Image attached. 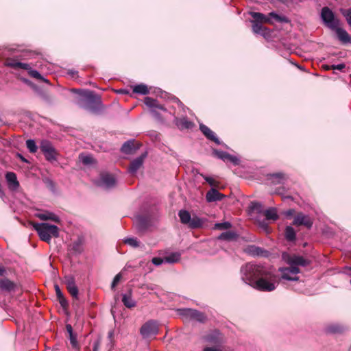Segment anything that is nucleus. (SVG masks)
Segmentation results:
<instances>
[{
	"label": "nucleus",
	"instance_id": "nucleus-1",
	"mask_svg": "<svg viewBox=\"0 0 351 351\" xmlns=\"http://www.w3.org/2000/svg\"><path fill=\"white\" fill-rule=\"evenodd\" d=\"M282 258L285 263L289 265L288 267L279 268L282 278L289 281L298 280V274L300 272V269L298 267L304 266L306 263V260L301 256L291 254L288 252H283Z\"/></svg>",
	"mask_w": 351,
	"mask_h": 351
},
{
	"label": "nucleus",
	"instance_id": "nucleus-2",
	"mask_svg": "<svg viewBox=\"0 0 351 351\" xmlns=\"http://www.w3.org/2000/svg\"><path fill=\"white\" fill-rule=\"evenodd\" d=\"M72 91L79 94L80 98L77 103L82 108L92 112L99 110L101 104V98L93 91L77 89H72Z\"/></svg>",
	"mask_w": 351,
	"mask_h": 351
},
{
	"label": "nucleus",
	"instance_id": "nucleus-3",
	"mask_svg": "<svg viewBox=\"0 0 351 351\" xmlns=\"http://www.w3.org/2000/svg\"><path fill=\"white\" fill-rule=\"evenodd\" d=\"M267 268L261 265L247 263L241 268L242 280L251 287L262 276L267 274Z\"/></svg>",
	"mask_w": 351,
	"mask_h": 351
},
{
	"label": "nucleus",
	"instance_id": "nucleus-4",
	"mask_svg": "<svg viewBox=\"0 0 351 351\" xmlns=\"http://www.w3.org/2000/svg\"><path fill=\"white\" fill-rule=\"evenodd\" d=\"M263 205L258 202H252L249 205V215L255 221L258 228L265 233L270 232L269 223L263 219L264 211Z\"/></svg>",
	"mask_w": 351,
	"mask_h": 351
},
{
	"label": "nucleus",
	"instance_id": "nucleus-5",
	"mask_svg": "<svg viewBox=\"0 0 351 351\" xmlns=\"http://www.w3.org/2000/svg\"><path fill=\"white\" fill-rule=\"evenodd\" d=\"M32 226L43 241H49L51 239L59 237L60 228L55 225L49 223H34Z\"/></svg>",
	"mask_w": 351,
	"mask_h": 351
},
{
	"label": "nucleus",
	"instance_id": "nucleus-6",
	"mask_svg": "<svg viewBox=\"0 0 351 351\" xmlns=\"http://www.w3.org/2000/svg\"><path fill=\"white\" fill-rule=\"evenodd\" d=\"M321 19L324 26L330 30L334 29L337 26H341L339 19L335 16V13L327 6L322 9Z\"/></svg>",
	"mask_w": 351,
	"mask_h": 351
},
{
	"label": "nucleus",
	"instance_id": "nucleus-7",
	"mask_svg": "<svg viewBox=\"0 0 351 351\" xmlns=\"http://www.w3.org/2000/svg\"><path fill=\"white\" fill-rule=\"evenodd\" d=\"M252 287L261 291H274L276 289V283L271 278V272L267 269V274L261 276Z\"/></svg>",
	"mask_w": 351,
	"mask_h": 351
},
{
	"label": "nucleus",
	"instance_id": "nucleus-8",
	"mask_svg": "<svg viewBox=\"0 0 351 351\" xmlns=\"http://www.w3.org/2000/svg\"><path fill=\"white\" fill-rule=\"evenodd\" d=\"M39 147L47 161L53 162L57 160L58 154L51 142L46 139L42 140Z\"/></svg>",
	"mask_w": 351,
	"mask_h": 351
},
{
	"label": "nucleus",
	"instance_id": "nucleus-9",
	"mask_svg": "<svg viewBox=\"0 0 351 351\" xmlns=\"http://www.w3.org/2000/svg\"><path fill=\"white\" fill-rule=\"evenodd\" d=\"M178 314L186 319L196 320L199 322H204L206 319L205 315L193 308H178L176 310Z\"/></svg>",
	"mask_w": 351,
	"mask_h": 351
},
{
	"label": "nucleus",
	"instance_id": "nucleus-10",
	"mask_svg": "<svg viewBox=\"0 0 351 351\" xmlns=\"http://www.w3.org/2000/svg\"><path fill=\"white\" fill-rule=\"evenodd\" d=\"M158 324L154 319L146 322L140 328V334L144 339L156 336L158 333Z\"/></svg>",
	"mask_w": 351,
	"mask_h": 351
},
{
	"label": "nucleus",
	"instance_id": "nucleus-11",
	"mask_svg": "<svg viewBox=\"0 0 351 351\" xmlns=\"http://www.w3.org/2000/svg\"><path fill=\"white\" fill-rule=\"evenodd\" d=\"M252 17L254 19L252 23H271V19H274L276 21H283V19L281 16H278L275 12H270L269 16H265V14L260 12H251L250 13Z\"/></svg>",
	"mask_w": 351,
	"mask_h": 351
},
{
	"label": "nucleus",
	"instance_id": "nucleus-12",
	"mask_svg": "<svg viewBox=\"0 0 351 351\" xmlns=\"http://www.w3.org/2000/svg\"><path fill=\"white\" fill-rule=\"evenodd\" d=\"M4 64L14 70H24L29 69V64L22 62L19 56L7 58L5 60Z\"/></svg>",
	"mask_w": 351,
	"mask_h": 351
},
{
	"label": "nucleus",
	"instance_id": "nucleus-13",
	"mask_svg": "<svg viewBox=\"0 0 351 351\" xmlns=\"http://www.w3.org/2000/svg\"><path fill=\"white\" fill-rule=\"evenodd\" d=\"M34 216L42 221H52L56 223H60V217L54 213L47 210H37Z\"/></svg>",
	"mask_w": 351,
	"mask_h": 351
},
{
	"label": "nucleus",
	"instance_id": "nucleus-14",
	"mask_svg": "<svg viewBox=\"0 0 351 351\" xmlns=\"http://www.w3.org/2000/svg\"><path fill=\"white\" fill-rule=\"evenodd\" d=\"M202 339L204 341L215 346H219L223 343V337L221 333L217 330H213L206 335H204Z\"/></svg>",
	"mask_w": 351,
	"mask_h": 351
},
{
	"label": "nucleus",
	"instance_id": "nucleus-15",
	"mask_svg": "<svg viewBox=\"0 0 351 351\" xmlns=\"http://www.w3.org/2000/svg\"><path fill=\"white\" fill-rule=\"evenodd\" d=\"M64 282L69 293L75 299H78L79 290L75 285V280L73 276H66L64 277Z\"/></svg>",
	"mask_w": 351,
	"mask_h": 351
},
{
	"label": "nucleus",
	"instance_id": "nucleus-16",
	"mask_svg": "<svg viewBox=\"0 0 351 351\" xmlns=\"http://www.w3.org/2000/svg\"><path fill=\"white\" fill-rule=\"evenodd\" d=\"M145 104L147 107L151 108L152 114L158 119L160 118V115L156 112V109H160L163 111H166V108H165V107L162 105L160 104L156 99H154L153 98L149 97H145Z\"/></svg>",
	"mask_w": 351,
	"mask_h": 351
},
{
	"label": "nucleus",
	"instance_id": "nucleus-17",
	"mask_svg": "<svg viewBox=\"0 0 351 351\" xmlns=\"http://www.w3.org/2000/svg\"><path fill=\"white\" fill-rule=\"evenodd\" d=\"M134 223L138 230L143 232L151 225V218L148 215H137Z\"/></svg>",
	"mask_w": 351,
	"mask_h": 351
},
{
	"label": "nucleus",
	"instance_id": "nucleus-18",
	"mask_svg": "<svg viewBox=\"0 0 351 351\" xmlns=\"http://www.w3.org/2000/svg\"><path fill=\"white\" fill-rule=\"evenodd\" d=\"M213 154L217 157L218 158L223 160V161H229L234 164V165H237L239 164L240 160L235 156L231 155L226 152L219 151L217 149L213 150Z\"/></svg>",
	"mask_w": 351,
	"mask_h": 351
},
{
	"label": "nucleus",
	"instance_id": "nucleus-19",
	"mask_svg": "<svg viewBox=\"0 0 351 351\" xmlns=\"http://www.w3.org/2000/svg\"><path fill=\"white\" fill-rule=\"evenodd\" d=\"M100 186L105 189H111L116 184V180L114 176L109 173H102L100 176Z\"/></svg>",
	"mask_w": 351,
	"mask_h": 351
},
{
	"label": "nucleus",
	"instance_id": "nucleus-20",
	"mask_svg": "<svg viewBox=\"0 0 351 351\" xmlns=\"http://www.w3.org/2000/svg\"><path fill=\"white\" fill-rule=\"evenodd\" d=\"M145 157L146 154H143L140 156L133 160L128 167V172L132 175H134L137 171L143 166Z\"/></svg>",
	"mask_w": 351,
	"mask_h": 351
},
{
	"label": "nucleus",
	"instance_id": "nucleus-21",
	"mask_svg": "<svg viewBox=\"0 0 351 351\" xmlns=\"http://www.w3.org/2000/svg\"><path fill=\"white\" fill-rule=\"evenodd\" d=\"M332 31L335 32L338 40L343 44L351 43V36L349 34L340 26H337Z\"/></svg>",
	"mask_w": 351,
	"mask_h": 351
},
{
	"label": "nucleus",
	"instance_id": "nucleus-22",
	"mask_svg": "<svg viewBox=\"0 0 351 351\" xmlns=\"http://www.w3.org/2000/svg\"><path fill=\"white\" fill-rule=\"evenodd\" d=\"M263 219L268 221H276L279 219L278 210L275 207H269L265 210Z\"/></svg>",
	"mask_w": 351,
	"mask_h": 351
},
{
	"label": "nucleus",
	"instance_id": "nucleus-23",
	"mask_svg": "<svg viewBox=\"0 0 351 351\" xmlns=\"http://www.w3.org/2000/svg\"><path fill=\"white\" fill-rule=\"evenodd\" d=\"M199 129L208 139L214 141L217 145L221 144V142L216 136L215 132H213L208 127L204 124H200Z\"/></svg>",
	"mask_w": 351,
	"mask_h": 351
},
{
	"label": "nucleus",
	"instance_id": "nucleus-24",
	"mask_svg": "<svg viewBox=\"0 0 351 351\" xmlns=\"http://www.w3.org/2000/svg\"><path fill=\"white\" fill-rule=\"evenodd\" d=\"M225 197L224 195L219 193L217 189L212 188L206 195V199L208 202L220 201Z\"/></svg>",
	"mask_w": 351,
	"mask_h": 351
},
{
	"label": "nucleus",
	"instance_id": "nucleus-25",
	"mask_svg": "<svg viewBox=\"0 0 351 351\" xmlns=\"http://www.w3.org/2000/svg\"><path fill=\"white\" fill-rule=\"evenodd\" d=\"M245 252L250 255V256H265L267 254V252L265 250H263L262 248L255 246V245H250L247 247Z\"/></svg>",
	"mask_w": 351,
	"mask_h": 351
},
{
	"label": "nucleus",
	"instance_id": "nucleus-26",
	"mask_svg": "<svg viewBox=\"0 0 351 351\" xmlns=\"http://www.w3.org/2000/svg\"><path fill=\"white\" fill-rule=\"evenodd\" d=\"M5 179L10 189L16 190L19 186V182H18L16 176L14 173L8 172L5 174Z\"/></svg>",
	"mask_w": 351,
	"mask_h": 351
},
{
	"label": "nucleus",
	"instance_id": "nucleus-27",
	"mask_svg": "<svg viewBox=\"0 0 351 351\" xmlns=\"http://www.w3.org/2000/svg\"><path fill=\"white\" fill-rule=\"evenodd\" d=\"M16 288V284L8 278L0 279V289L3 291L10 292Z\"/></svg>",
	"mask_w": 351,
	"mask_h": 351
},
{
	"label": "nucleus",
	"instance_id": "nucleus-28",
	"mask_svg": "<svg viewBox=\"0 0 351 351\" xmlns=\"http://www.w3.org/2000/svg\"><path fill=\"white\" fill-rule=\"evenodd\" d=\"M122 302L123 303L124 306L128 308H132L136 306V302L132 298L131 290L129 291L128 293L123 294Z\"/></svg>",
	"mask_w": 351,
	"mask_h": 351
},
{
	"label": "nucleus",
	"instance_id": "nucleus-29",
	"mask_svg": "<svg viewBox=\"0 0 351 351\" xmlns=\"http://www.w3.org/2000/svg\"><path fill=\"white\" fill-rule=\"evenodd\" d=\"M54 289H55L57 298H58L61 306L64 308H67L69 306V303H68L67 300H66V298L64 297V295H63L60 287L58 285H55Z\"/></svg>",
	"mask_w": 351,
	"mask_h": 351
},
{
	"label": "nucleus",
	"instance_id": "nucleus-30",
	"mask_svg": "<svg viewBox=\"0 0 351 351\" xmlns=\"http://www.w3.org/2000/svg\"><path fill=\"white\" fill-rule=\"evenodd\" d=\"M252 30L254 33L265 37L269 34V29L260 23H253Z\"/></svg>",
	"mask_w": 351,
	"mask_h": 351
},
{
	"label": "nucleus",
	"instance_id": "nucleus-31",
	"mask_svg": "<svg viewBox=\"0 0 351 351\" xmlns=\"http://www.w3.org/2000/svg\"><path fill=\"white\" fill-rule=\"evenodd\" d=\"M292 223L296 227L307 226V217L302 213H298L295 215Z\"/></svg>",
	"mask_w": 351,
	"mask_h": 351
},
{
	"label": "nucleus",
	"instance_id": "nucleus-32",
	"mask_svg": "<svg viewBox=\"0 0 351 351\" xmlns=\"http://www.w3.org/2000/svg\"><path fill=\"white\" fill-rule=\"evenodd\" d=\"M175 123L180 129L191 128L193 125V123L186 118L178 119L175 117Z\"/></svg>",
	"mask_w": 351,
	"mask_h": 351
},
{
	"label": "nucleus",
	"instance_id": "nucleus-33",
	"mask_svg": "<svg viewBox=\"0 0 351 351\" xmlns=\"http://www.w3.org/2000/svg\"><path fill=\"white\" fill-rule=\"evenodd\" d=\"M66 330L69 335V341L73 348H76L78 346V343L77 341V335L73 333V328L71 324L66 325Z\"/></svg>",
	"mask_w": 351,
	"mask_h": 351
},
{
	"label": "nucleus",
	"instance_id": "nucleus-34",
	"mask_svg": "<svg viewBox=\"0 0 351 351\" xmlns=\"http://www.w3.org/2000/svg\"><path fill=\"white\" fill-rule=\"evenodd\" d=\"M181 254L180 252H171L165 256V262L173 264L180 261Z\"/></svg>",
	"mask_w": 351,
	"mask_h": 351
},
{
	"label": "nucleus",
	"instance_id": "nucleus-35",
	"mask_svg": "<svg viewBox=\"0 0 351 351\" xmlns=\"http://www.w3.org/2000/svg\"><path fill=\"white\" fill-rule=\"evenodd\" d=\"M285 180V176L282 173H276L269 176V180L274 184H281Z\"/></svg>",
	"mask_w": 351,
	"mask_h": 351
},
{
	"label": "nucleus",
	"instance_id": "nucleus-36",
	"mask_svg": "<svg viewBox=\"0 0 351 351\" xmlns=\"http://www.w3.org/2000/svg\"><path fill=\"white\" fill-rule=\"evenodd\" d=\"M133 92L136 94L145 95L149 93L147 86L144 84H137L133 86Z\"/></svg>",
	"mask_w": 351,
	"mask_h": 351
},
{
	"label": "nucleus",
	"instance_id": "nucleus-37",
	"mask_svg": "<svg viewBox=\"0 0 351 351\" xmlns=\"http://www.w3.org/2000/svg\"><path fill=\"white\" fill-rule=\"evenodd\" d=\"M121 152L129 154H132L133 150L134 149V141H128L123 143L121 147Z\"/></svg>",
	"mask_w": 351,
	"mask_h": 351
},
{
	"label": "nucleus",
	"instance_id": "nucleus-38",
	"mask_svg": "<svg viewBox=\"0 0 351 351\" xmlns=\"http://www.w3.org/2000/svg\"><path fill=\"white\" fill-rule=\"evenodd\" d=\"M345 328L339 324H333L327 326L326 331L329 333H341L343 332Z\"/></svg>",
	"mask_w": 351,
	"mask_h": 351
},
{
	"label": "nucleus",
	"instance_id": "nucleus-39",
	"mask_svg": "<svg viewBox=\"0 0 351 351\" xmlns=\"http://www.w3.org/2000/svg\"><path fill=\"white\" fill-rule=\"evenodd\" d=\"M25 71H27L28 72V74L33 78H35V79H37V80H41V81H43L46 83H49V81L43 77L38 71H36V70H34L32 69V67L30 66V65L29 64V69H25Z\"/></svg>",
	"mask_w": 351,
	"mask_h": 351
},
{
	"label": "nucleus",
	"instance_id": "nucleus-40",
	"mask_svg": "<svg viewBox=\"0 0 351 351\" xmlns=\"http://www.w3.org/2000/svg\"><path fill=\"white\" fill-rule=\"evenodd\" d=\"M190 228H198L203 226V221L197 217H191V221L187 223Z\"/></svg>",
	"mask_w": 351,
	"mask_h": 351
},
{
	"label": "nucleus",
	"instance_id": "nucleus-41",
	"mask_svg": "<svg viewBox=\"0 0 351 351\" xmlns=\"http://www.w3.org/2000/svg\"><path fill=\"white\" fill-rule=\"evenodd\" d=\"M285 236L286 239L289 241H292L295 239V231L291 226H287L286 227L285 230Z\"/></svg>",
	"mask_w": 351,
	"mask_h": 351
},
{
	"label": "nucleus",
	"instance_id": "nucleus-42",
	"mask_svg": "<svg viewBox=\"0 0 351 351\" xmlns=\"http://www.w3.org/2000/svg\"><path fill=\"white\" fill-rule=\"evenodd\" d=\"M179 217L180 219V221L185 225H187V223L191 221V215L190 213L185 210H180L178 213Z\"/></svg>",
	"mask_w": 351,
	"mask_h": 351
},
{
	"label": "nucleus",
	"instance_id": "nucleus-43",
	"mask_svg": "<svg viewBox=\"0 0 351 351\" xmlns=\"http://www.w3.org/2000/svg\"><path fill=\"white\" fill-rule=\"evenodd\" d=\"M220 239H226V240H237V234L232 231H226L221 234L219 237Z\"/></svg>",
	"mask_w": 351,
	"mask_h": 351
},
{
	"label": "nucleus",
	"instance_id": "nucleus-44",
	"mask_svg": "<svg viewBox=\"0 0 351 351\" xmlns=\"http://www.w3.org/2000/svg\"><path fill=\"white\" fill-rule=\"evenodd\" d=\"M79 159L84 165H90L94 162L93 158L89 154H81L79 156Z\"/></svg>",
	"mask_w": 351,
	"mask_h": 351
},
{
	"label": "nucleus",
	"instance_id": "nucleus-45",
	"mask_svg": "<svg viewBox=\"0 0 351 351\" xmlns=\"http://www.w3.org/2000/svg\"><path fill=\"white\" fill-rule=\"evenodd\" d=\"M26 145L31 153H36L38 150V146L36 144V142L33 139H29L26 141Z\"/></svg>",
	"mask_w": 351,
	"mask_h": 351
},
{
	"label": "nucleus",
	"instance_id": "nucleus-46",
	"mask_svg": "<svg viewBox=\"0 0 351 351\" xmlns=\"http://www.w3.org/2000/svg\"><path fill=\"white\" fill-rule=\"evenodd\" d=\"M68 247L71 253H80L82 250V243H72Z\"/></svg>",
	"mask_w": 351,
	"mask_h": 351
},
{
	"label": "nucleus",
	"instance_id": "nucleus-47",
	"mask_svg": "<svg viewBox=\"0 0 351 351\" xmlns=\"http://www.w3.org/2000/svg\"><path fill=\"white\" fill-rule=\"evenodd\" d=\"M341 12L343 16L346 18L347 23L351 27V8L349 9H341Z\"/></svg>",
	"mask_w": 351,
	"mask_h": 351
},
{
	"label": "nucleus",
	"instance_id": "nucleus-48",
	"mask_svg": "<svg viewBox=\"0 0 351 351\" xmlns=\"http://www.w3.org/2000/svg\"><path fill=\"white\" fill-rule=\"evenodd\" d=\"M201 176L206 180V182L209 184L210 186L215 187H217L218 186V182H217L213 178L204 176L203 174H202Z\"/></svg>",
	"mask_w": 351,
	"mask_h": 351
},
{
	"label": "nucleus",
	"instance_id": "nucleus-49",
	"mask_svg": "<svg viewBox=\"0 0 351 351\" xmlns=\"http://www.w3.org/2000/svg\"><path fill=\"white\" fill-rule=\"evenodd\" d=\"M216 228L220 230H228L230 228L231 224L229 222H224L221 223H217L215 225Z\"/></svg>",
	"mask_w": 351,
	"mask_h": 351
},
{
	"label": "nucleus",
	"instance_id": "nucleus-50",
	"mask_svg": "<svg viewBox=\"0 0 351 351\" xmlns=\"http://www.w3.org/2000/svg\"><path fill=\"white\" fill-rule=\"evenodd\" d=\"M152 262L154 265L156 266L160 265L162 263H165V257L160 258V257H154L152 258Z\"/></svg>",
	"mask_w": 351,
	"mask_h": 351
},
{
	"label": "nucleus",
	"instance_id": "nucleus-51",
	"mask_svg": "<svg viewBox=\"0 0 351 351\" xmlns=\"http://www.w3.org/2000/svg\"><path fill=\"white\" fill-rule=\"evenodd\" d=\"M121 274H117L114 279H113V281L112 282V285H111V288L112 289H114V287L117 286V285L119 282V281L121 280Z\"/></svg>",
	"mask_w": 351,
	"mask_h": 351
},
{
	"label": "nucleus",
	"instance_id": "nucleus-52",
	"mask_svg": "<svg viewBox=\"0 0 351 351\" xmlns=\"http://www.w3.org/2000/svg\"><path fill=\"white\" fill-rule=\"evenodd\" d=\"M295 214V210L294 209H288L282 212V215L285 216L287 219H290L292 216Z\"/></svg>",
	"mask_w": 351,
	"mask_h": 351
},
{
	"label": "nucleus",
	"instance_id": "nucleus-53",
	"mask_svg": "<svg viewBox=\"0 0 351 351\" xmlns=\"http://www.w3.org/2000/svg\"><path fill=\"white\" fill-rule=\"evenodd\" d=\"M331 67L332 68V70H339L342 71L346 68V64L344 63H341L339 64H332Z\"/></svg>",
	"mask_w": 351,
	"mask_h": 351
},
{
	"label": "nucleus",
	"instance_id": "nucleus-54",
	"mask_svg": "<svg viewBox=\"0 0 351 351\" xmlns=\"http://www.w3.org/2000/svg\"><path fill=\"white\" fill-rule=\"evenodd\" d=\"M68 75H69L72 78H75V77H78V71H75V70H73V69H71V70H69L68 72H67Z\"/></svg>",
	"mask_w": 351,
	"mask_h": 351
},
{
	"label": "nucleus",
	"instance_id": "nucleus-55",
	"mask_svg": "<svg viewBox=\"0 0 351 351\" xmlns=\"http://www.w3.org/2000/svg\"><path fill=\"white\" fill-rule=\"evenodd\" d=\"M203 351H223L219 348H213V347H206L203 349Z\"/></svg>",
	"mask_w": 351,
	"mask_h": 351
},
{
	"label": "nucleus",
	"instance_id": "nucleus-56",
	"mask_svg": "<svg viewBox=\"0 0 351 351\" xmlns=\"http://www.w3.org/2000/svg\"><path fill=\"white\" fill-rule=\"evenodd\" d=\"M6 274V269L5 267L0 266V276H3Z\"/></svg>",
	"mask_w": 351,
	"mask_h": 351
},
{
	"label": "nucleus",
	"instance_id": "nucleus-57",
	"mask_svg": "<svg viewBox=\"0 0 351 351\" xmlns=\"http://www.w3.org/2000/svg\"><path fill=\"white\" fill-rule=\"evenodd\" d=\"M99 347V341H97L94 343L93 351H98Z\"/></svg>",
	"mask_w": 351,
	"mask_h": 351
},
{
	"label": "nucleus",
	"instance_id": "nucleus-58",
	"mask_svg": "<svg viewBox=\"0 0 351 351\" xmlns=\"http://www.w3.org/2000/svg\"><path fill=\"white\" fill-rule=\"evenodd\" d=\"M122 241H128V242L137 241V239L134 237H127V238L124 239Z\"/></svg>",
	"mask_w": 351,
	"mask_h": 351
},
{
	"label": "nucleus",
	"instance_id": "nucleus-59",
	"mask_svg": "<svg viewBox=\"0 0 351 351\" xmlns=\"http://www.w3.org/2000/svg\"><path fill=\"white\" fill-rule=\"evenodd\" d=\"M322 67H323V69H324L325 70H327V71L332 69V68L331 67V65L325 64V65H323Z\"/></svg>",
	"mask_w": 351,
	"mask_h": 351
},
{
	"label": "nucleus",
	"instance_id": "nucleus-60",
	"mask_svg": "<svg viewBox=\"0 0 351 351\" xmlns=\"http://www.w3.org/2000/svg\"><path fill=\"white\" fill-rule=\"evenodd\" d=\"M130 244L132 247H137L139 246L140 243H128Z\"/></svg>",
	"mask_w": 351,
	"mask_h": 351
},
{
	"label": "nucleus",
	"instance_id": "nucleus-61",
	"mask_svg": "<svg viewBox=\"0 0 351 351\" xmlns=\"http://www.w3.org/2000/svg\"><path fill=\"white\" fill-rule=\"evenodd\" d=\"M119 93L125 94V93H128V90H124V89H121V90H119Z\"/></svg>",
	"mask_w": 351,
	"mask_h": 351
},
{
	"label": "nucleus",
	"instance_id": "nucleus-62",
	"mask_svg": "<svg viewBox=\"0 0 351 351\" xmlns=\"http://www.w3.org/2000/svg\"><path fill=\"white\" fill-rule=\"evenodd\" d=\"M19 156L20 157V158L24 161V162H27L26 159H25L21 155L19 154Z\"/></svg>",
	"mask_w": 351,
	"mask_h": 351
},
{
	"label": "nucleus",
	"instance_id": "nucleus-63",
	"mask_svg": "<svg viewBox=\"0 0 351 351\" xmlns=\"http://www.w3.org/2000/svg\"><path fill=\"white\" fill-rule=\"evenodd\" d=\"M311 225H312V222H311V220L308 219V228H311Z\"/></svg>",
	"mask_w": 351,
	"mask_h": 351
},
{
	"label": "nucleus",
	"instance_id": "nucleus-64",
	"mask_svg": "<svg viewBox=\"0 0 351 351\" xmlns=\"http://www.w3.org/2000/svg\"><path fill=\"white\" fill-rule=\"evenodd\" d=\"M346 269H348L351 271V266L350 267H346Z\"/></svg>",
	"mask_w": 351,
	"mask_h": 351
}]
</instances>
